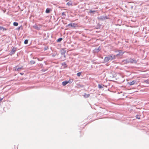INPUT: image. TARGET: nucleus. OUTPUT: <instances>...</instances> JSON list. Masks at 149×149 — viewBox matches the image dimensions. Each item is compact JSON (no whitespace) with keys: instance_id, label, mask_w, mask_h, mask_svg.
Returning a JSON list of instances; mask_svg holds the SVG:
<instances>
[{"instance_id":"f257e3e1","label":"nucleus","mask_w":149,"mask_h":149,"mask_svg":"<svg viewBox=\"0 0 149 149\" xmlns=\"http://www.w3.org/2000/svg\"><path fill=\"white\" fill-rule=\"evenodd\" d=\"M116 56L115 55L111 54L107 57H105L104 58V61L105 62H107L109 60H112L115 58Z\"/></svg>"},{"instance_id":"f03ea898","label":"nucleus","mask_w":149,"mask_h":149,"mask_svg":"<svg viewBox=\"0 0 149 149\" xmlns=\"http://www.w3.org/2000/svg\"><path fill=\"white\" fill-rule=\"evenodd\" d=\"M136 82V80H133L131 82H128V84L130 85H132L135 84Z\"/></svg>"},{"instance_id":"7ed1b4c3","label":"nucleus","mask_w":149,"mask_h":149,"mask_svg":"<svg viewBox=\"0 0 149 149\" xmlns=\"http://www.w3.org/2000/svg\"><path fill=\"white\" fill-rule=\"evenodd\" d=\"M119 53L117 54L116 55V56H118L119 55H122L124 53V52H123L122 50H119L118 51Z\"/></svg>"},{"instance_id":"20e7f679","label":"nucleus","mask_w":149,"mask_h":149,"mask_svg":"<svg viewBox=\"0 0 149 149\" xmlns=\"http://www.w3.org/2000/svg\"><path fill=\"white\" fill-rule=\"evenodd\" d=\"M17 50V48L15 47H13L11 51V53L12 54H14Z\"/></svg>"},{"instance_id":"39448f33","label":"nucleus","mask_w":149,"mask_h":149,"mask_svg":"<svg viewBox=\"0 0 149 149\" xmlns=\"http://www.w3.org/2000/svg\"><path fill=\"white\" fill-rule=\"evenodd\" d=\"M68 26H71L73 27H75V25L74 23H70L68 24Z\"/></svg>"},{"instance_id":"423d86ee","label":"nucleus","mask_w":149,"mask_h":149,"mask_svg":"<svg viewBox=\"0 0 149 149\" xmlns=\"http://www.w3.org/2000/svg\"><path fill=\"white\" fill-rule=\"evenodd\" d=\"M68 83V82L67 81H65L62 82V84L63 86H65Z\"/></svg>"},{"instance_id":"0eeeda50","label":"nucleus","mask_w":149,"mask_h":149,"mask_svg":"<svg viewBox=\"0 0 149 149\" xmlns=\"http://www.w3.org/2000/svg\"><path fill=\"white\" fill-rule=\"evenodd\" d=\"M90 94L85 93L84 95V97L85 98L88 97L90 96Z\"/></svg>"},{"instance_id":"6e6552de","label":"nucleus","mask_w":149,"mask_h":149,"mask_svg":"<svg viewBox=\"0 0 149 149\" xmlns=\"http://www.w3.org/2000/svg\"><path fill=\"white\" fill-rule=\"evenodd\" d=\"M0 30H2L3 31H4L6 30V29L2 26H0Z\"/></svg>"},{"instance_id":"1a4fd4ad","label":"nucleus","mask_w":149,"mask_h":149,"mask_svg":"<svg viewBox=\"0 0 149 149\" xmlns=\"http://www.w3.org/2000/svg\"><path fill=\"white\" fill-rule=\"evenodd\" d=\"M50 12V10L48 8H47V9H46V13H49Z\"/></svg>"},{"instance_id":"9d476101","label":"nucleus","mask_w":149,"mask_h":149,"mask_svg":"<svg viewBox=\"0 0 149 149\" xmlns=\"http://www.w3.org/2000/svg\"><path fill=\"white\" fill-rule=\"evenodd\" d=\"M98 88L100 89L102 88H103V86L102 85H101L100 84H98Z\"/></svg>"},{"instance_id":"9b49d317","label":"nucleus","mask_w":149,"mask_h":149,"mask_svg":"<svg viewBox=\"0 0 149 149\" xmlns=\"http://www.w3.org/2000/svg\"><path fill=\"white\" fill-rule=\"evenodd\" d=\"M18 23L16 22H14L13 23V25L15 26H17L18 25Z\"/></svg>"},{"instance_id":"f8f14e48","label":"nucleus","mask_w":149,"mask_h":149,"mask_svg":"<svg viewBox=\"0 0 149 149\" xmlns=\"http://www.w3.org/2000/svg\"><path fill=\"white\" fill-rule=\"evenodd\" d=\"M35 63V62L34 61H31L30 62V63L31 64H33Z\"/></svg>"},{"instance_id":"ddd939ff","label":"nucleus","mask_w":149,"mask_h":149,"mask_svg":"<svg viewBox=\"0 0 149 149\" xmlns=\"http://www.w3.org/2000/svg\"><path fill=\"white\" fill-rule=\"evenodd\" d=\"M81 74V72H79L77 73V76L78 77H79L80 76Z\"/></svg>"},{"instance_id":"4468645a","label":"nucleus","mask_w":149,"mask_h":149,"mask_svg":"<svg viewBox=\"0 0 149 149\" xmlns=\"http://www.w3.org/2000/svg\"><path fill=\"white\" fill-rule=\"evenodd\" d=\"M28 43V40H25L24 43L25 44H26Z\"/></svg>"},{"instance_id":"2eb2a0df","label":"nucleus","mask_w":149,"mask_h":149,"mask_svg":"<svg viewBox=\"0 0 149 149\" xmlns=\"http://www.w3.org/2000/svg\"><path fill=\"white\" fill-rule=\"evenodd\" d=\"M73 81V80L72 79H69V80L68 81H67L68 82V83H70V82H72Z\"/></svg>"},{"instance_id":"dca6fc26","label":"nucleus","mask_w":149,"mask_h":149,"mask_svg":"<svg viewBox=\"0 0 149 149\" xmlns=\"http://www.w3.org/2000/svg\"><path fill=\"white\" fill-rule=\"evenodd\" d=\"M95 12V10H90V13H93L94 12Z\"/></svg>"},{"instance_id":"f3484780","label":"nucleus","mask_w":149,"mask_h":149,"mask_svg":"<svg viewBox=\"0 0 149 149\" xmlns=\"http://www.w3.org/2000/svg\"><path fill=\"white\" fill-rule=\"evenodd\" d=\"M62 40V38H60L58 40V41H61Z\"/></svg>"},{"instance_id":"a211bd4d","label":"nucleus","mask_w":149,"mask_h":149,"mask_svg":"<svg viewBox=\"0 0 149 149\" xmlns=\"http://www.w3.org/2000/svg\"><path fill=\"white\" fill-rule=\"evenodd\" d=\"M136 118L138 119H140V117L138 115H137L136 116Z\"/></svg>"},{"instance_id":"6ab92c4d","label":"nucleus","mask_w":149,"mask_h":149,"mask_svg":"<svg viewBox=\"0 0 149 149\" xmlns=\"http://www.w3.org/2000/svg\"><path fill=\"white\" fill-rule=\"evenodd\" d=\"M22 69V68H17V70H21V69Z\"/></svg>"},{"instance_id":"aec40b11","label":"nucleus","mask_w":149,"mask_h":149,"mask_svg":"<svg viewBox=\"0 0 149 149\" xmlns=\"http://www.w3.org/2000/svg\"><path fill=\"white\" fill-rule=\"evenodd\" d=\"M62 14L63 15H65V13L64 12L62 13Z\"/></svg>"},{"instance_id":"412c9836","label":"nucleus","mask_w":149,"mask_h":149,"mask_svg":"<svg viewBox=\"0 0 149 149\" xmlns=\"http://www.w3.org/2000/svg\"><path fill=\"white\" fill-rule=\"evenodd\" d=\"M3 98H0V101H1L3 99Z\"/></svg>"},{"instance_id":"4be33fe9","label":"nucleus","mask_w":149,"mask_h":149,"mask_svg":"<svg viewBox=\"0 0 149 149\" xmlns=\"http://www.w3.org/2000/svg\"><path fill=\"white\" fill-rule=\"evenodd\" d=\"M20 28V27H19L18 28V29L19 30V29Z\"/></svg>"},{"instance_id":"5701e85b","label":"nucleus","mask_w":149,"mask_h":149,"mask_svg":"<svg viewBox=\"0 0 149 149\" xmlns=\"http://www.w3.org/2000/svg\"><path fill=\"white\" fill-rule=\"evenodd\" d=\"M20 74H21L22 75V74H23L20 73Z\"/></svg>"}]
</instances>
